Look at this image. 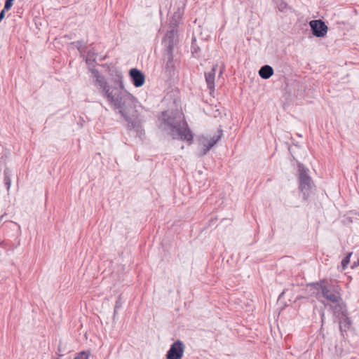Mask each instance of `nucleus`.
Listing matches in <instances>:
<instances>
[{"label": "nucleus", "mask_w": 359, "mask_h": 359, "mask_svg": "<svg viewBox=\"0 0 359 359\" xmlns=\"http://www.w3.org/2000/svg\"><path fill=\"white\" fill-rule=\"evenodd\" d=\"M90 71L92 76L95 79V86L100 90L101 95L107 98L110 104L118 109L127 122L128 130H134L137 137H142L144 131L142 128V121L138 117V102L133 95L123 88L122 76H118V86H112L107 83L105 78L97 69H91Z\"/></svg>", "instance_id": "f257e3e1"}, {"label": "nucleus", "mask_w": 359, "mask_h": 359, "mask_svg": "<svg viewBox=\"0 0 359 359\" xmlns=\"http://www.w3.org/2000/svg\"><path fill=\"white\" fill-rule=\"evenodd\" d=\"M159 120L161 121L159 128L170 135L173 139L187 142L193 140V134L188 128L183 114L177 111H165L162 112Z\"/></svg>", "instance_id": "f03ea898"}, {"label": "nucleus", "mask_w": 359, "mask_h": 359, "mask_svg": "<svg viewBox=\"0 0 359 359\" xmlns=\"http://www.w3.org/2000/svg\"><path fill=\"white\" fill-rule=\"evenodd\" d=\"M180 13L175 12L170 24V29L167 31L162 39L163 53H173L174 48L179 42L177 27V18H180Z\"/></svg>", "instance_id": "7ed1b4c3"}, {"label": "nucleus", "mask_w": 359, "mask_h": 359, "mask_svg": "<svg viewBox=\"0 0 359 359\" xmlns=\"http://www.w3.org/2000/svg\"><path fill=\"white\" fill-rule=\"evenodd\" d=\"M309 173V170L302 163H298L297 179L299 182V189L302 193L304 200L308 199L311 190L315 187Z\"/></svg>", "instance_id": "20e7f679"}, {"label": "nucleus", "mask_w": 359, "mask_h": 359, "mask_svg": "<svg viewBox=\"0 0 359 359\" xmlns=\"http://www.w3.org/2000/svg\"><path fill=\"white\" fill-rule=\"evenodd\" d=\"M316 288L320 289L322 295L327 300L332 303H338L341 301V297L339 292L340 288L339 285L330 284L326 279L320 280L319 282L313 283Z\"/></svg>", "instance_id": "39448f33"}, {"label": "nucleus", "mask_w": 359, "mask_h": 359, "mask_svg": "<svg viewBox=\"0 0 359 359\" xmlns=\"http://www.w3.org/2000/svg\"><path fill=\"white\" fill-rule=\"evenodd\" d=\"M184 351V344L180 340H177L171 344L167 352V359H182Z\"/></svg>", "instance_id": "423d86ee"}, {"label": "nucleus", "mask_w": 359, "mask_h": 359, "mask_svg": "<svg viewBox=\"0 0 359 359\" xmlns=\"http://www.w3.org/2000/svg\"><path fill=\"white\" fill-rule=\"evenodd\" d=\"M309 26L312 34L316 37H323L327 34V26L322 20H313L310 21Z\"/></svg>", "instance_id": "0eeeda50"}, {"label": "nucleus", "mask_w": 359, "mask_h": 359, "mask_svg": "<svg viewBox=\"0 0 359 359\" xmlns=\"http://www.w3.org/2000/svg\"><path fill=\"white\" fill-rule=\"evenodd\" d=\"M129 75L131 79L133 84L135 87H141L145 82L144 74L139 69L133 68L129 72Z\"/></svg>", "instance_id": "6e6552de"}, {"label": "nucleus", "mask_w": 359, "mask_h": 359, "mask_svg": "<svg viewBox=\"0 0 359 359\" xmlns=\"http://www.w3.org/2000/svg\"><path fill=\"white\" fill-rule=\"evenodd\" d=\"M217 133V135L211 137L210 140H206L205 141L207 142V143L203 144V147L201 151V156L206 155L210 150V149L221 140L223 135V130L219 128L218 129Z\"/></svg>", "instance_id": "1a4fd4ad"}, {"label": "nucleus", "mask_w": 359, "mask_h": 359, "mask_svg": "<svg viewBox=\"0 0 359 359\" xmlns=\"http://www.w3.org/2000/svg\"><path fill=\"white\" fill-rule=\"evenodd\" d=\"M341 310V318L339 320V329L341 332H346L351 326V321L348 317L347 311L343 309L341 306H338Z\"/></svg>", "instance_id": "9d476101"}, {"label": "nucleus", "mask_w": 359, "mask_h": 359, "mask_svg": "<svg viewBox=\"0 0 359 359\" xmlns=\"http://www.w3.org/2000/svg\"><path fill=\"white\" fill-rule=\"evenodd\" d=\"M173 53H163V60L164 62V68L166 72H168L171 74L175 69Z\"/></svg>", "instance_id": "9b49d317"}, {"label": "nucleus", "mask_w": 359, "mask_h": 359, "mask_svg": "<svg viewBox=\"0 0 359 359\" xmlns=\"http://www.w3.org/2000/svg\"><path fill=\"white\" fill-rule=\"evenodd\" d=\"M216 68V66H213L210 72L205 73V81L207 83L208 88L210 90H214L215 88V77Z\"/></svg>", "instance_id": "f8f14e48"}, {"label": "nucleus", "mask_w": 359, "mask_h": 359, "mask_svg": "<svg viewBox=\"0 0 359 359\" xmlns=\"http://www.w3.org/2000/svg\"><path fill=\"white\" fill-rule=\"evenodd\" d=\"M273 74V69L271 66L268 65L262 66L259 70V76L264 79H269Z\"/></svg>", "instance_id": "ddd939ff"}, {"label": "nucleus", "mask_w": 359, "mask_h": 359, "mask_svg": "<svg viewBox=\"0 0 359 359\" xmlns=\"http://www.w3.org/2000/svg\"><path fill=\"white\" fill-rule=\"evenodd\" d=\"M96 53L93 48H89L86 53V62L90 65H93L95 62Z\"/></svg>", "instance_id": "4468645a"}, {"label": "nucleus", "mask_w": 359, "mask_h": 359, "mask_svg": "<svg viewBox=\"0 0 359 359\" xmlns=\"http://www.w3.org/2000/svg\"><path fill=\"white\" fill-rule=\"evenodd\" d=\"M273 1L280 12L286 13L290 8L283 0H273Z\"/></svg>", "instance_id": "2eb2a0df"}, {"label": "nucleus", "mask_w": 359, "mask_h": 359, "mask_svg": "<svg viewBox=\"0 0 359 359\" xmlns=\"http://www.w3.org/2000/svg\"><path fill=\"white\" fill-rule=\"evenodd\" d=\"M11 170L9 168H6L4 172V184L6 187L7 191H9L11 185Z\"/></svg>", "instance_id": "dca6fc26"}, {"label": "nucleus", "mask_w": 359, "mask_h": 359, "mask_svg": "<svg viewBox=\"0 0 359 359\" xmlns=\"http://www.w3.org/2000/svg\"><path fill=\"white\" fill-rule=\"evenodd\" d=\"M352 255V252H349L341 261V266L343 269H345L350 262V257Z\"/></svg>", "instance_id": "f3484780"}, {"label": "nucleus", "mask_w": 359, "mask_h": 359, "mask_svg": "<svg viewBox=\"0 0 359 359\" xmlns=\"http://www.w3.org/2000/svg\"><path fill=\"white\" fill-rule=\"evenodd\" d=\"M121 306H122V298H121V295H119L118 299L116 300V302L115 303L114 316H115L116 315L118 309H120Z\"/></svg>", "instance_id": "a211bd4d"}, {"label": "nucleus", "mask_w": 359, "mask_h": 359, "mask_svg": "<svg viewBox=\"0 0 359 359\" xmlns=\"http://www.w3.org/2000/svg\"><path fill=\"white\" fill-rule=\"evenodd\" d=\"M89 354L86 351L79 353L74 359H88Z\"/></svg>", "instance_id": "6ab92c4d"}, {"label": "nucleus", "mask_w": 359, "mask_h": 359, "mask_svg": "<svg viewBox=\"0 0 359 359\" xmlns=\"http://www.w3.org/2000/svg\"><path fill=\"white\" fill-rule=\"evenodd\" d=\"M12 6H13V1H11V0H6L4 7L3 9H4V11H7L11 9Z\"/></svg>", "instance_id": "aec40b11"}, {"label": "nucleus", "mask_w": 359, "mask_h": 359, "mask_svg": "<svg viewBox=\"0 0 359 359\" xmlns=\"http://www.w3.org/2000/svg\"><path fill=\"white\" fill-rule=\"evenodd\" d=\"M199 50V48L194 46L193 43L191 46V53L192 55H195L196 57H198L197 53Z\"/></svg>", "instance_id": "412c9836"}, {"label": "nucleus", "mask_w": 359, "mask_h": 359, "mask_svg": "<svg viewBox=\"0 0 359 359\" xmlns=\"http://www.w3.org/2000/svg\"><path fill=\"white\" fill-rule=\"evenodd\" d=\"M6 11H4V9H3V10L0 12V22H1L4 18Z\"/></svg>", "instance_id": "4be33fe9"}, {"label": "nucleus", "mask_w": 359, "mask_h": 359, "mask_svg": "<svg viewBox=\"0 0 359 359\" xmlns=\"http://www.w3.org/2000/svg\"><path fill=\"white\" fill-rule=\"evenodd\" d=\"M78 50H79L81 53H82V52H83V48H81V46H78Z\"/></svg>", "instance_id": "5701e85b"}, {"label": "nucleus", "mask_w": 359, "mask_h": 359, "mask_svg": "<svg viewBox=\"0 0 359 359\" xmlns=\"http://www.w3.org/2000/svg\"><path fill=\"white\" fill-rule=\"evenodd\" d=\"M15 224H16L18 226V231L20 232V226L19 224H18L17 223H15Z\"/></svg>", "instance_id": "b1692460"}]
</instances>
